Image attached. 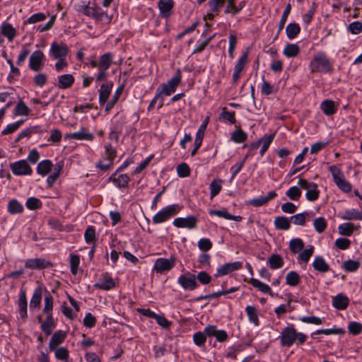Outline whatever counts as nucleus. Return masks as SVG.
Listing matches in <instances>:
<instances>
[{"label": "nucleus", "instance_id": "53", "mask_svg": "<svg viewBox=\"0 0 362 362\" xmlns=\"http://www.w3.org/2000/svg\"><path fill=\"white\" fill-rule=\"evenodd\" d=\"M25 205L28 209L35 210L41 207L42 202L37 198L30 197L27 199Z\"/></svg>", "mask_w": 362, "mask_h": 362}, {"label": "nucleus", "instance_id": "14", "mask_svg": "<svg viewBox=\"0 0 362 362\" xmlns=\"http://www.w3.org/2000/svg\"><path fill=\"white\" fill-rule=\"evenodd\" d=\"M248 52H245L238 59L235 66L234 73L233 74V81L236 83L240 77L241 72L244 69L245 66L247 62Z\"/></svg>", "mask_w": 362, "mask_h": 362}, {"label": "nucleus", "instance_id": "51", "mask_svg": "<svg viewBox=\"0 0 362 362\" xmlns=\"http://www.w3.org/2000/svg\"><path fill=\"white\" fill-rule=\"evenodd\" d=\"M80 263L79 256L75 254H71L70 255V264H71V272L75 275L78 272V265Z\"/></svg>", "mask_w": 362, "mask_h": 362}, {"label": "nucleus", "instance_id": "4", "mask_svg": "<svg viewBox=\"0 0 362 362\" xmlns=\"http://www.w3.org/2000/svg\"><path fill=\"white\" fill-rule=\"evenodd\" d=\"M329 171L332 173L334 182L341 190L344 192L351 191V185L344 179V175L339 168L336 165H332L329 167Z\"/></svg>", "mask_w": 362, "mask_h": 362}, {"label": "nucleus", "instance_id": "11", "mask_svg": "<svg viewBox=\"0 0 362 362\" xmlns=\"http://www.w3.org/2000/svg\"><path fill=\"white\" fill-rule=\"evenodd\" d=\"M240 268H242V263L240 262L227 263L217 269L215 276L218 277L227 275L233 272L239 270Z\"/></svg>", "mask_w": 362, "mask_h": 362}, {"label": "nucleus", "instance_id": "63", "mask_svg": "<svg viewBox=\"0 0 362 362\" xmlns=\"http://www.w3.org/2000/svg\"><path fill=\"white\" fill-rule=\"evenodd\" d=\"M46 19V16L44 13H38L31 16L25 23L29 24L36 23L37 22L43 21Z\"/></svg>", "mask_w": 362, "mask_h": 362}, {"label": "nucleus", "instance_id": "50", "mask_svg": "<svg viewBox=\"0 0 362 362\" xmlns=\"http://www.w3.org/2000/svg\"><path fill=\"white\" fill-rule=\"evenodd\" d=\"M245 310L249 320L254 323L255 325H258V316L256 308L254 306L248 305Z\"/></svg>", "mask_w": 362, "mask_h": 362}, {"label": "nucleus", "instance_id": "23", "mask_svg": "<svg viewBox=\"0 0 362 362\" xmlns=\"http://www.w3.org/2000/svg\"><path fill=\"white\" fill-rule=\"evenodd\" d=\"M209 214L217 216L218 217H222L228 220H234L235 221H240L242 220V216H233L229 214L226 209L222 210H210Z\"/></svg>", "mask_w": 362, "mask_h": 362}, {"label": "nucleus", "instance_id": "39", "mask_svg": "<svg viewBox=\"0 0 362 362\" xmlns=\"http://www.w3.org/2000/svg\"><path fill=\"white\" fill-rule=\"evenodd\" d=\"M312 214L311 213H309V212H304V213H301V214H296L294 216H293L291 218V221L295 224V225H300V226H303L305 223V219L307 217H310L312 216Z\"/></svg>", "mask_w": 362, "mask_h": 362}, {"label": "nucleus", "instance_id": "56", "mask_svg": "<svg viewBox=\"0 0 362 362\" xmlns=\"http://www.w3.org/2000/svg\"><path fill=\"white\" fill-rule=\"evenodd\" d=\"M177 174L181 177L189 176L190 169L187 163H181L177 168Z\"/></svg>", "mask_w": 362, "mask_h": 362}, {"label": "nucleus", "instance_id": "59", "mask_svg": "<svg viewBox=\"0 0 362 362\" xmlns=\"http://www.w3.org/2000/svg\"><path fill=\"white\" fill-rule=\"evenodd\" d=\"M55 356L59 360L66 361L69 358V351L64 347L56 349Z\"/></svg>", "mask_w": 362, "mask_h": 362}, {"label": "nucleus", "instance_id": "44", "mask_svg": "<svg viewBox=\"0 0 362 362\" xmlns=\"http://www.w3.org/2000/svg\"><path fill=\"white\" fill-rule=\"evenodd\" d=\"M286 281L288 285L296 286L300 282V276L296 272H290L286 276Z\"/></svg>", "mask_w": 362, "mask_h": 362}, {"label": "nucleus", "instance_id": "32", "mask_svg": "<svg viewBox=\"0 0 362 362\" xmlns=\"http://www.w3.org/2000/svg\"><path fill=\"white\" fill-rule=\"evenodd\" d=\"M52 166V163L49 160H44L41 161L37 165V173L45 176L51 170Z\"/></svg>", "mask_w": 362, "mask_h": 362}, {"label": "nucleus", "instance_id": "33", "mask_svg": "<svg viewBox=\"0 0 362 362\" xmlns=\"http://www.w3.org/2000/svg\"><path fill=\"white\" fill-rule=\"evenodd\" d=\"M321 109L327 115H332L337 110L334 102L329 100H325L322 103Z\"/></svg>", "mask_w": 362, "mask_h": 362}, {"label": "nucleus", "instance_id": "48", "mask_svg": "<svg viewBox=\"0 0 362 362\" xmlns=\"http://www.w3.org/2000/svg\"><path fill=\"white\" fill-rule=\"evenodd\" d=\"M274 139V135L271 134L269 136H264L263 138L259 139V143L262 144V148L260 150L261 156H263L266 151L268 149L269 145L272 142Z\"/></svg>", "mask_w": 362, "mask_h": 362}, {"label": "nucleus", "instance_id": "49", "mask_svg": "<svg viewBox=\"0 0 362 362\" xmlns=\"http://www.w3.org/2000/svg\"><path fill=\"white\" fill-rule=\"evenodd\" d=\"M313 225L315 230L321 233L327 228V221L323 217H318L314 220Z\"/></svg>", "mask_w": 362, "mask_h": 362}, {"label": "nucleus", "instance_id": "12", "mask_svg": "<svg viewBox=\"0 0 362 362\" xmlns=\"http://www.w3.org/2000/svg\"><path fill=\"white\" fill-rule=\"evenodd\" d=\"M68 51L67 46L64 43L58 44L54 42L51 44L50 52L54 59H64Z\"/></svg>", "mask_w": 362, "mask_h": 362}, {"label": "nucleus", "instance_id": "27", "mask_svg": "<svg viewBox=\"0 0 362 362\" xmlns=\"http://www.w3.org/2000/svg\"><path fill=\"white\" fill-rule=\"evenodd\" d=\"M313 265L315 270L320 272H326L329 269V265L326 263L325 259L320 256L315 258Z\"/></svg>", "mask_w": 362, "mask_h": 362}, {"label": "nucleus", "instance_id": "60", "mask_svg": "<svg viewBox=\"0 0 362 362\" xmlns=\"http://www.w3.org/2000/svg\"><path fill=\"white\" fill-rule=\"evenodd\" d=\"M198 247L202 251H208L212 247V243L208 238H202L198 242Z\"/></svg>", "mask_w": 362, "mask_h": 362}, {"label": "nucleus", "instance_id": "52", "mask_svg": "<svg viewBox=\"0 0 362 362\" xmlns=\"http://www.w3.org/2000/svg\"><path fill=\"white\" fill-rule=\"evenodd\" d=\"M360 267V262L359 261H355V260H347L344 262L343 263V267L345 270L348 272H355Z\"/></svg>", "mask_w": 362, "mask_h": 362}, {"label": "nucleus", "instance_id": "42", "mask_svg": "<svg viewBox=\"0 0 362 362\" xmlns=\"http://www.w3.org/2000/svg\"><path fill=\"white\" fill-rule=\"evenodd\" d=\"M222 180L220 179L213 180L210 184V195L213 198L216 196L221 190Z\"/></svg>", "mask_w": 362, "mask_h": 362}, {"label": "nucleus", "instance_id": "15", "mask_svg": "<svg viewBox=\"0 0 362 362\" xmlns=\"http://www.w3.org/2000/svg\"><path fill=\"white\" fill-rule=\"evenodd\" d=\"M44 59V54L40 50H37L33 52L30 57L29 66L30 68L37 71L41 69L42 62Z\"/></svg>", "mask_w": 362, "mask_h": 362}, {"label": "nucleus", "instance_id": "64", "mask_svg": "<svg viewBox=\"0 0 362 362\" xmlns=\"http://www.w3.org/2000/svg\"><path fill=\"white\" fill-rule=\"evenodd\" d=\"M348 329L350 333L353 334H358L362 330V325L359 322H352L349 323Z\"/></svg>", "mask_w": 362, "mask_h": 362}, {"label": "nucleus", "instance_id": "45", "mask_svg": "<svg viewBox=\"0 0 362 362\" xmlns=\"http://www.w3.org/2000/svg\"><path fill=\"white\" fill-rule=\"evenodd\" d=\"M289 246L292 252L298 253L303 250L304 243L301 239L295 238L290 241Z\"/></svg>", "mask_w": 362, "mask_h": 362}, {"label": "nucleus", "instance_id": "18", "mask_svg": "<svg viewBox=\"0 0 362 362\" xmlns=\"http://www.w3.org/2000/svg\"><path fill=\"white\" fill-rule=\"evenodd\" d=\"M276 196L277 194L276 192H270L265 197H260L259 198L252 199L247 201V204L253 206H261L268 203L270 200L273 199Z\"/></svg>", "mask_w": 362, "mask_h": 362}, {"label": "nucleus", "instance_id": "22", "mask_svg": "<svg viewBox=\"0 0 362 362\" xmlns=\"http://www.w3.org/2000/svg\"><path fill=\"white\" fill-rule=\"evenodd\" d=\"M42 300V290L40 288H37L32 296L30 308V310H39L40 308Z\"/></svg>", "mask_w": 362, "mask_h": 362}, {"label": "nucleus", "instance_id": "58", "mask_svg": "<svg viewBox=\"0 0 362 362\" xmlns=\"http://www.w3.org/2000/svg\"><path fill=\"white\" fill-rule=\"evenodd\" d=\"M339 233L343 235H350L353 233V224L346 223L339 226Z\"/></svg>", "mask_w": 362, "mask_h": 362}, {"label": "nucleus", "instance_id": "20", "mask_svg": "<svg viewBox=\"0 0 362 362\" xmlns=\"http://www.w3.org/2000/svg\"><path fill=\"white\" fill-rule=\"evenodd\" d=\"M25 267L29 269H44L51 265V264L43 259H31L25 262Z\"/></svg>", "mask_w": 362, "mask_h": 362}, {"label": "nucleus", "instance_id": "36", "mask_svg": "<svg viewBox=\"0 0 362 362\" xmlns=\"http://www.w3.org/2000/svg\"><path fill=\"white\" fill-rule=\"evenodd\" d=\"M18 306L21 317L25 319L27 317V299L24 291L21 293Z\"/></svg>", "mask_w": 362, "mask_h": 362}, {"label": "nucleus", "instance_id": "35", "mask_svg": "<svg viewBox=\"0 0 362 362\" xmlns=\"http://www.w3.org/2000/svg\"><path fill=\"white\" fill-rule=\"evenodd\" d=\"M274 226L277 229L286 230L290 228L291 224L286 217L279 216L274 220Z\"/></svg>", "mask_w": 362, "mask_h": 362}, {"label": "nucleus", "instance_id": "17", "mask_svg": "<svg viewBox=\"0 0 362 362\" xmlns=\"http://www.w3.org/2000/svg\"><path fill=\"white\" fill-rule=\"evenodd\" d=\"M64 138L76 140L91 141L93 139V134L88 132L85 128H82L79 132L66 134Z\"/></svg>", "mask_w": 362, "mask_h": 362}, {"label": "nucleus", "instance_id": "29", "mask_svg": "<svg viewBox=\"0 0 362 362\" xmlns=\"http://www.w3.org/2000/svg\"><path fill=\"white\" fill-rule=\"evenodd\" d=\"M54 326L55 323L52 315H47L46 320L42 322L41 328L47 335H49L52 333Z\"/></svg>", "mask_w": 362, "mask_h": 362}, {"label": "nucleus", "instance_id": "37", "mask_svg": "<svg viewBox=\"0 0 362 362\" xmlns=\"http://www.w3.org/2000/svg\"><path fill=\"white\" fill-rule=\"evenodd\" d=\"M269 266L273 269L281 268L284 264L282 257L279 255H272L268 259Z\"/></svg>", "mask_w": 362, "mask_h": 362}, {"label": "nucleus", "instance_id": "26", "mask_svg": "<svg viewBox=\"0 0 362 362\" xmlns=\"http://www.w3.org/2000/svg\"><path fill=\"white\" fill-rule=\"evenodd\" d=\"M74 78L71 74H64L59 77V88H68L72 86Z\"/></svg>", "mask_w": 362, "mask_h": 362}, {"label": "nucleus", "instance_id": "16", "mask_svg": "<svg viewBox=\"0 0 362 362\" xmlns=\"http://www.w3.org/2000/svg\"><path fill=\"white\" fill-rule=\"evenodd\" d=\"M207 124H208V119H206L204 120V122L202 124V125L199 127V128L197 132L196 138H195V141H194V148L191 152L192 156H194L197 153V150L199 148V147L202 145Z\"/></svg>", "mask_w": 362, "mask_h": 362}, {"label": "nucleus", "instance_id": "3", "mask_svg": "<svg viewBox=\"0 0 362 362\" xmlns=\"http://www.w3.org/2000/svg\"><path fill=\"white\" fill-rule=\"evenodd\" d=\"M181 209L178 204H173L163 208L158 211L153 217L154 223H160L168 220L173 216L177 214Z\"/></svg>", "mask_w": 362, "mask_h": 362}, {"label": "nucleus", "instance_id": "25", "mask_svg": "<svg viewBox=\"0 0 362 362\" xmlns=\"http://www.w3.org/2000/svg\"><path fill=\"white\" fill-rule=\"evenodd\" d=\"M112 87V83L103 84L100 89L99 101L101 104L105 103L109 98Z\"/></svg>", "mask_w": 362, "mask_h": 362}, {"label": "nucleus", "instance_id": "7", "mask_svg": "<svg viewBox=\"0 0 362 362\" xmlns=\"http://www.w3.org/2000/svg\"><path fill=\"white\" fill-rule=\"evenodd\" d=\"M12 173L16 175H27L32 173V168L25 160H21L10 165Z\"/></svg>", "mask_w": 362, "mask_h": 362}, {"label": "nucleus", "instance_id": "1", "mask_svg": "<svg viewBox=\"0 0 362 362\" xmlns=\"http://www.w3.org/2000/svg\"><path fill=\"white\" fill-rule=\"evenodd\" d=\"M312 72H327L332 69L329 60L324 54H318L310 62Z\"/></svg>", "mask_w": 362, "mask_h": 362}, {"label": "nucleus", "instance_id": "6", "mask_svg": "<svg viewBox=\"0 0 362 362\" xmlns=\"http://www.w3.org/2000/svg\"><path fill=\"white\" fill-rule=\"evenodd\" d=\"M78 11L87 16L100 21L103 20V17L105 16L107 17V14H105L102 9L96 5H81L78 6Z\"/></svg>", "mask_w": 362, "mask_h": 362}, {"label": "nucleus", "instance_id": "54", "mask_svg": "<svg viewBox=\"0 0 362 362\" xmlns=\"http://www.w3.org/2000/svg\"><path fill=\"white\" fill-rule=\"evenodd\" d=\"M286 194L291 200H298L301 196V191L298 187L294 186L289 188Z\"/></svg>", "mask_w": 362, "mask_h": 362}, {"label": "nucleus", "instance_id": "19", "mask_svg": "<svg viewBox=\"0 0 362 362\" xmlns=\"http://www.w3.org/2000/svg\"><path fill=\"white\" fill-rule=\"evenodd\" d=\"M65 337H66V333L64 332L63 331L59 330V331L56 332L52 335V337L50 339L49 344V349L52 351L55 350L56 348L64 341Z\"/></svg>", "mask_w": 362, "mask_h": 362}, {"label": "nucleus", "instance_id": "2", "mask_svg": "<svg viewBox=\"0 0 362 362\" xmlns=\"http://www.w3.org/2000/svg\"><path fill=\"white\" fill-rule=\"evenodd\" d=\"M181 81V71L178 69L176 74L171 78L166 83H163L157 89V92L160 95H170L173 93L176 88L180 85Z\"/></svg>", "mask_w": 362, "mask_h": 362}, {"label": "nucleus", "instance_id": "43", "mask_svg": "<svg viewBox=\"0 0 362 362\" xmlns=\"http://www.w3.org/2000/svg\"><path fill=\"white\" fill-rule=\"evenodd\" d=\"M95 286L103 290H110L115 286V283L112 278L105 277L101 282L97 283Z\"/></svg>", "mask_w": 362, "mask_h": 362}, {"label": "nucleus", "instance_id": "40", "mask_svg": "<svg viewBox=\"0 0 362 362\" xmlns=\"http://www.w3.org/2000/svg\"><path fill=\"white\" fill-rule=\"evenodd\" d=\"M250 284L262 293H271V288L267 284H265L256 279L252 278L250 280Z\"/></svg>", "mask_w": 362, "mask_h": 362}, {"label": "nucleus", "instance_id": "62", "mask_svg": "<svg viewBox=\"0 0 362 362\" xmlns=\"http://www.w3.org/2000/svg\"><path fill=\"white\" fill-rule=\"evenodd\" d=\"M313 252H314L313 247H310L308 249H305V250H303L300 253L298 258H299V259H300L305 262H308L309 259L310 258V257L313 255Z\"/></svg>", "mask_w": 362, "mask_h": 362}, {"label": "nucleus", "instance_id": "57", "mask_svg": "<svg viewBox=\"0 0 362 362\" xmlns=\"http://www.w3.org/2000/svg\"><path fill=\"white\" fill-rule=\"evenodd\" d=\"M247 139V134L241 129H238L232 134V139L236 143H242Z\"/></svg>", "mask_w": 362, "mask_h": 362}, {"label": "nucleus", "instance_id": "55", "mask_svg": "<svg viewBox=\"0 0 362 362\" xmlns=\"http://www.w3.org/2000/svg\"><path fill=\"white\" fill-rule=\"evenodd\" d=\"M16 114L18 115H28L30 112V110L28 106L22 101L19 102L16 107Z\"/></svg>", "mask_w": 362, "mask_h": 362}, {"label": "nucleus", "instance_id": "5", "mask_svg": "<svg viewBox=\"0 0 362 362\" xmlns=\"http://www.w3.org/2000/svg\"><path fill=\"white\" fill-rule=\"evenodd\" d=\"M298 185L306 190V198L308 200L313 202L317 199L320 192L317 189V185L314 182H309L305 179H299Z\"/></svg>", "mask_w": 362, "mask_h": 362}, {"label": "nucleus", "instance_id": "10", "mask_svg": "<svg viewBox=\"0 0 362 362\" xmlns=\"http://www.w3.org/2000/svg\"><path fill=\"white\" fill-rule=\"evenodd\" d=\"M296 339V330L293 327H286L281 332V342L283 346H291Z\"/></svg>", "mask_w": 362, "mask_h": 362}, {"label": "nucleus", "instance_id": "28", "mask_svg": "<svg viewBox=\"0 0 362 362\" xmlns=\"http://www.w3.org/2000/svg\"><path fill=\"white\" fill-rule=\"evenodd\" d=\"M344 220H362V211H359L355 209L346 210L342 216Z\"/></svg>", "mask_w": 362, "mask_h": 362}, {"label": "nucleus", "instance_id": "47", "mask_svg": "<svg viewBox=\"0 0 362 362\" xmlns=\"http://www.w3.org/2000/svg\"><path fill=\"white\" fill-rule=\"evenodd\" d=\"M52 308H53V298L51 294L48 293L45 297V306L43 308V312L47 315H52Z\"/></svg>", "mask_w": 362, "mask_h": 362}, {"label": "nucleus", "instance_id": "21", "mask_svg": "<svg viewBox=\"0 0 362 362\" xmlns=\"http://www.w3.org/2000/svg\"><path fill=\"white\" fill-rule=\"evenodd\" d=\"M1 33L10 42L13 41L16 35V29L10 23H4L1 25Z\"/></svg>", "mask_w": 362, "mask_h": 362}, {"label": "nucleus", "instance_id": "24", "mask_svg": "<svg viewBox=\"0 0 362 362\" xmlns=\"http://www.w3.org/2000/svg\"><path fill=\"white\" fill-rule=\"evenodd\" d=\"M349 303V299L346 296L339 294L333 298V305L338 310L345 309Z\"/></svg>", "mask_w": 362, "mask_h": 362}, {"label": "nucleus", "instance_id": "31", "mask_svg": "<svg viewBox=\"0 0 362 362\" xmlns=\"http://www.w3.org/2000/svg\"><path fill=\"white\" fill-rule=\"evenodd\" d=\"M173 6V2L172 0H160L158 2V7L160 13L168 16Z\"/></svg>", "mask_w": 362, "mask_h": 362}, {"label": "nucleus", "instance_id": "61", "mask_svg": "<svg viewBox=\"0 0 362 362\" xmlns=\"http://www.w3.org/2000/svg\"><path fill=\"white\" fill-rule=\"evenodd\" d=\"M105 148L107 160L112 163L116 156V150L110 144L105 145Z\"/></svg>", "mask_w": 362, "mask_h": 362}, {"label": "nucleus", "instance_id": "30", "mask_svg": "<svg viewBox=\"0 0 362 362\" xmlns=\"http://www.w3.org/2000/svg\"><path fill=\"white\" fill-rule=\"evenodd\" d=\"M7 209L11 214H21L23 211V206L16 199H12L8 202Z\"/></svg>", "mask_w": 362, "mask_h": 362}, {"label": "nucleus", "instance_id": "9", "mask_svg": "<svg viewBox=\"0 0 362 362\" xmlns=\"http://www.w3.org/2000/svg\"><path fill=\"white\" fill-rule=\"evenodd\" d=\"M175 264V259L171 257L170 259L158 258L155 261L153 269L157 273H163L166 271L170 270Z\"/></svg>", "mask_w": 362, "mask_h": 362}, {"label": "nucleus", "instance_id": "41", "mask_svg": "<svg viewBox=\"0 0 362 362\" xmlns=\"http://www.w3.org/2000/svg\"><path fill=\"white\" fill-rule=\"evenodd\" d=\"M112 64V56L110 53H106L101 56L98 67L99 69L107 70Z\"/></svg>", "mask_w": 362, "mask_h": 362}, {"label": "nucleus", "instance_id": "8", "mask_svg": "<svg viewBox=\"0 0 362 362\" xmlns=\"http://www.w3.org/2000/svg\"><path fill=\"white\" fill-rule=\"evenodd\" d=\"M178 283L185 290L193 291L197 287L195 275L189 272L178 278Z\"/></svg>", "mask_w": 362, "mask_h": 362}, {"label": "nucleus", "instance_id": "38", "mask_svg": "<svg viewBox=\"0 0 362 362\" xmlns=\"http://www.w3.org/2000/svg\"><path fill=\"white\" fill-rule=\"evenodd\" d=\"M300 28L297 23H290L286 28V35L289 39H293L300 33Z\"/></svg>", "mask_w": 362, "mask_h": 362}, {"label": "nucleus", "instance_id": "34", "mask_svg": "<svg viewBox=\"0 0 362 362\" xmlns=\"http://www.w3.org/2000/svg\"><path fill=\"white\" fill-rule=\"evenodd\" d=\"M299 52L300 49L296 44H288L283 51L284 54L287 57H295Z\"/></svg>", "mask_w": 362, "mask_h": 362}, {"label": "nucleus", "instance_id": "46", "mask_svg": "<svg viewBox=\"0 0 362 362\" xmlns=\"http://www.w3.org/2000/svg\"><path fill=\"white\" fill-rule=\"evenodd\" d=\"M62 169V165L60 163H58L55 165L54 171L52 174H51L47 179V182L49 185V187H52V185L55 182L57 179L58 178L60 172Z\"/></svg>", "mask_w": 362, "mask_h": 362}, {"label": "nucleus", "instance_id": "13", "mask_svg": "<svg viewBox=\"0 0 362 362\" xmlns=\"http://www.w3.org/2000/svg\"><path fill=\"white\" fill-rule=\"evenodd\" d=\"M197 220L193 216L187 218H176L173 221V224L177 228H187L189 229L194 228L197 226Z\"/></svg>", "mask_w": 362, "mask_h": 362}]
</instances>
